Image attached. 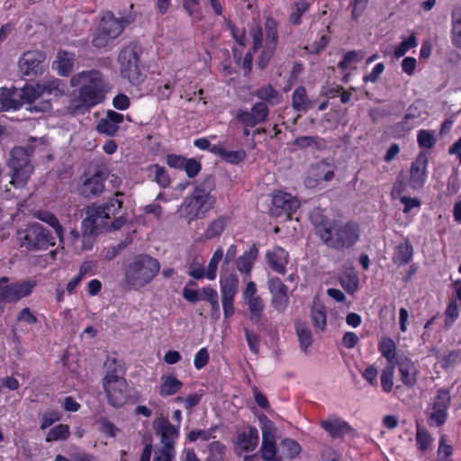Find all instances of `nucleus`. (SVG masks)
I'll list each match as a JSON object with an SVG mask.
<instances>
[{
	"instance_id": "f257e3e1",
	"label": "nucleus",
	"mask_w": 461,
	"mask_h": 461,
	"mask_svg": "<svg viewBox=\"0 0 461 461\" xmlns=\"http://www.w3.org/2000/svg\"><path fill=\"white\" fill-rule=\"evenodd\" d=\"M71 86H78V96L71 100L69 109L72 113H85L91 107L102 103L110 89L107 78L96 69L82 71L70 79Z\"/></svg>"
},
{
	"instance_id": "f03ea898",
	"label": "nucleus",
	"mask_w": 461,
	"mask_h": 461,
	"mask_svg": "<svg viewBox=\"0 0 461 461\" xmlns=\"http://www.w3.org/2000/svg\"><path fill=\"white\" fill-rule=\"evenodd\" d=\"M160 270V263L148 254L135 256L124 268V282L133 290L149 284Z\"/></svg>"
},
{
	"instance_id": "7ed1b4c3",
	"label": "nucleus",
	"mask_w": 461,
	"mask_h": 461,
	"mask_svg": "<svg viewBox=\"0 0 461 461\" xmlns=\"http://www.w3.org/2000/svg\"><path fill=\"white\" fill-rule=\"evenodd\" d=\"M360 237L361 228L357 221H337L321 242L333 250L345 253L353 249Z\"/></svg>"
},
{
	"instance_id": "20e7f679",
	"label": "nucleus",
	"mask_w": 461,
	"mask_h": 461,
	"mask_svg": "<svg viewBox=\"0 0 461 461\" xmlns=\"http://www.w3.org/2000/svg\"><path fill=\"white\" fill-rule=\"evenodd\" d=\"M122 202L113 199L106 203L88 206L86 212V218L82 221L83 242L91 241L94 236L97 235L99 229L106 226V221L111 215H115L122 208Z\"/></svg>"
},
{
	"instance_id": "39448f33",
	"label": "nucleus",
	"mask_w": 461,
	"mask_h": 461,
	"mask_svg": "<svg viewBox=\"0 0 461 461\" xmlns=\"http://www.w3.org/2000/svg\"><path fill=\"white\" fill-rule=\"evenodd\" d=\"M30 142L26 148L15 147L11 150V158L8 160V167L12 169L10 183L16 188L23 187L32 173L33 167L29 161V157L34 150L32 143L42 144L43 140L31 138Z\"/></svg>"
},
{
	"instance_id": "423d86ee",
	"label": "nucleus",
	"mask_w": 461,
	"mask_h": 461,
	"mask_svg": "<svg viewBox=\"0 0 461 461\" xmlns=\"http://www.w3.org/2000/svg\"><path fill=\"white\" fill-rule=\"evenodd\" d=\"M16 236L19 246L29 251L46 250L56 244V236L38 222L19 230Z\"/></svg>"
},
{
	"instance_id": "0eeeda50",
	"label": "nucleus",
	"mask_w": 461,
	"mask_h": 461,
	"mask_svg": "<svg viewBox=\"0 0 461 461\" xmlns=\"http://www.w3.org/2000/svg\"><path fill=\"white\" fill-rule=\"evenodd\" d=\"M140 46L131 42L125 46L118 55L121 75L133 86L140 85L146 78L140 65Z\"/></svg>"
},
{
	"instance_id": "6e6552de",
	"label": "nucleus",
	"mask_w": 461,
	"mask_h": 461,
	"mask_svg": "<svg viewBox=\"0 0 461 461\" xmlns=\"http://www.w3.org/2000/svg\"><path fill=\"white\" fill-rule=\"evenodd\" d=\"M215 203L214 196H206L196 192L184 200L179 212L180 215L187 220V222L203 218Z\"/></svg>"
},
{
	"instance_id": "1a4fd4ad",
	"label": "nucleus",
	"mask_w": 461,
	"mask_h": 461,
	"mask_svg": "<svg viewBox=\"0 0 461 461\" xmlns=\"http://www.w3.org/2000/svg\"><path fill=\"white\" fill-rule=\"evenodd\" d=\"M45 55L37 50L25 51L18 60L19 71L25 80H32L44 70Z\"/></svg>"
},
{
	"instance_id": "9d476101",
	"label": "nucleus",
	"mask_w": 461,
	"mask_h": 461,
	"mask_svg": "<svg viewBox=\"0 0 461 461\" xmlns=\"http://www.w3.org/2000/svg\"><path fill=\"white\" fill-rule=\"evenodd\" d=\"M104 375L103 387L106 393L107 401L114 408L122 407L127 401L128 384L124 377Z\"/></svg>"
},
{
	"instance_id": "9b49d317",
	"label": "nucleus",
	"mask_w": 461,
	"mask_h": 461,
	"mask_svg": "<svg viewBox=\"0 0 461 461\" xmlns=\"http://www.w3.org/2000/svg\"><path fill=\"white\" fill-rule=\"evenodd\" d=\"M267 286L271 294V305L279 312H285L289 305V288L277 276L268 279Z\"/></svg>"
},
{
	"instance_id": "f8f14e48",
	"label": "nucleus",
	"mask_w": 461,
	"mask_h": 461,
	"mask_svg": "<svg viewBox=\"0 0 461 461\" xmlns=\"http://www.w3.org/2000/svg\"><path fill=\"white\" fill-rule=\"evenodd\" d=\"M428 156L420 152L411 165L408 185L414 191L423 188L428 177Z\"/></svg>"
},
{
	"instance_id": "ddd939ff",
	"label": "nucleus",
	"mask_w": 461,
	"mask_h": 461,
	"mask_svg": "<svg viewBox=\"0 0 461 461\" xmlns=\"http://www.w3.org/2000/svg\"><path fill=\"white\" fill-rule=\"evenodd\" d=\"M155 433L160 437V441L166 448H175L179 437V426L170 423L167 418L158 417L153 421Z\"/></svg>"
},
{
	"instance_id": "4468645a",
	"label": "nucleus",
	"mask_w": 461,
	"mask_h": 461,
	"mask_svg": "<svg viewBox=\"0 0 461 461\" xmlns=\"http://www.w3.org/2000/svg\"><path fill=\"white\" fill-rule=\"evenodd\" d=\"M269 113L268 107L264 102L256 103L250 111L240 110L237 113V120L246 127H254L264 122Z\"/></svg>"
},
{
	"instance_id": "2eb2a0df",
	"label": "nucleus",
	"mask_w": 461,
	"mask_h": 461,
	"mask_svg": "<svg viewBox=\"0 0 461 461\" xmlns=\"http://www.w3.org/2000/svg\"><path fill=\"white\" fill-rule=\"evenodd\" d=\"M107 176L105 169H96L90 177L84 180L80 191L86 197L100 195L104 190V180Z\"/></svg>"
},
{
	"instance_id": "dca6fc26",
	"label": "nucleus",
	"mask_w": 461,
	"mask_h": 461,
	"mask_svg": "<svg viewBox=\"0 0 461 461\" xmlns=\"http://www.w3.org/2000/svg\"><path fill=\"white\" fill-rule=\"evenodd\" d=\"M123 119L124 116L122 113L109 110L106 115L98 122L96 130L101 134L114 136L119 130V125L123 122Z\"/></svg>"
},
{
	"instance_id": "f3484780",
	"label": "nucleus",
	"mask_w": 461,
	"mask_h": 461,
	"mask_svg": "<svg viewBox=\"0 0 461 461\" xmlns=\"http://www.w3.org/2000/svg\"><path fill=\"white\" fill-rule=\"evenodd\" d=\"M266 259L269 267L280 275L286 273V265L288 264V252L281 247H275L267 251Z\"/></svg>"
},
{
	"instance_id": "a211bd4d",
	"label": "nucleus",
	"mask_w": 461,
	"mask_h": 461,
	"mask_svg": "<svg viewBox=\"0 0 461 461\" xmlns=\"http://www.w3.org/2000/svg\"><path fill=\"white\" fill-rule=\"evenodd\" d=\"M321 427L333 438H342L353 430L348 422L337 417L321 420Z\"/></svg>"
},
{
	"instance_id": "6ab92c4d",
	"label": "nucleus",
	"mask_w": 461,
	"mask_h": 461,
	"mask_svg": "<svg viewBox=\"0 0 461 461\" xmlns=\"http://www.w3.org/2000/svg\"><path fill=\"white\" fill-rule=\"evenodd\" d=\"M124 26L122 19H117L112 12H107L102 17L98 27L109 38L115 39L122 32Z\"/></svg>"
},
{
	"instance_id": "aec40b11",
	"label": "nucleus",
	"mask_w": 461,
	"mask_h": 461,
	"mask_svg": "<svg viewBox=\"0 0 461 461\" xmlns=\"http://www.w3.org/2000/svg\"><path fill=\"white\" fill-rule=\"evenodd\" d=\"M258 430L256 427L249 426L248 430L237 434L236 444L245 452H252L258 445Z\"/></svg>"
},
{
	"instance_id": "412c9836",
	"label": "nucleus",
	"mask_w": 461,
	"mask_h": 461,
	"mask_svg": "<svg viewBox=\"0 0 461 461\" xmlns=\"http://www.w3.org/2000/svg\"><path fill=\"white\" fill-rule=\"evenodd\" d=\"M273 204L282 209L288 217H291L300 207V201L288 193H278L273 196Z\"/></svg>"
},
{
	"instance_id": "4be33fe9",
	"label": "nucleus",
	"mask_w": 461,
	"mask_h": 461,
	"mask_svg": "<svg viewBox=\"0 0 461 461\" xmlns=\"http://www.w3.org/2000/svg\"><path fill=\"white\" fill-rule=\"evenodd\" d=\"M212 153L220 157L225 162L232 165H238L247 157V153L243 149L238 150H228L223 143L212 145Z\"/></svg>"
},
{
	"instance_id": "5701e85b",
	"label": "nucleus",
	"mask_w": 461,
	"mask_h": 461,
	"mask_svg": "<svg viewBox=\"0 0 461 461\" xmlns=\"http://www.w3.org/2000/svg\"><path fill=\"white\" fill-rule=\"evenodd\" d=\"M397 365L402 384L407 387L414 386L418 374L415 364L409 358H401Z\"/></svg>"
},
{
	"instance_id": "b1692460",
	"label": "nucleus",
	"mask_w": 461,
	"mask_h": 461,
	"mask_svg": "<svg viewBox=\"0 0 461 461\" xmlns=\"http://www.w3.org/2000/svg\"><path fill=\"white\" fill-rule=\"evenodd\" d=\"M23 106L21 95L17 89L10 90L7 88L0 89V110L10 111L19 110Z\"/></svg>"
},
{
	"instance_id": "393cba45",
	"label": "nucleus",
	"mask_w": 461,
	"mask_h": 461,
	"mask_svg": "<svg viewBox=\"0 0 461 461\" xmlns=\"http://www.w3.org/2000/svg\"><path fill=\"white\" fill-rule=\"evenodd\" d=\"M311 221L315 228V234L319 237L321 240L324 239L328 231L337 221L330 220L328 217L324 216L322 212L317 209L314 210L311 214Z\"/></svg>"
},
{
	"instance_id": "a878e982",
	"label": "nucleus",
	"mask_w": 461,
	"mask_h": 461,
	"mask_svg": "<svg viewBox=\"0 0 461 461\" xmlns=\"http://www.w3.org/2000/svg\"><path fill=\"white\" fill-rule=\"evenodd\" d=\"M413 257V247L411 243L406 240L404 242L397 245L393 250L392 261L398 267L409 264Z\"/></svg>"
},
{
	"instance_id": "bb28decb",
	"label": "nucleus",
	"mask_w": 461,
	"mask_h": 461,
	"mask_svg": "<svg viewBox=\"0 0 461 461\" xmlns=\"http://www.w3.org/2000/svg\"><path fill=\"white\" fill-rule=\"evenodd\" d=\"M258 254V249L253 244L248 251H245L236 260L237 269L243 274L249 275Z\"/></svg>"
},
{
	"instance_id": "cd10ccee",
	"label": "nucleus",
	"mask_w": 461,
	"mask_h": 461,
	"mask_svg": "<svg viewBox=\"0 0 461 461\" xmlns=\"http://www.w3.org/2000/svg\"><path fill=\"white\" fill-rule=\"evenodd\" d=\"M37 86L41 94L54 96L64 95L68 90L67 84L59 78L43 80Z\"/></svg>"
},
{
	"instance_id": "c85d7f7f",
	"label": "nucleus",
	"mask_w": 461,
	"mask_h": 461,
	"mask_svg": "<svg viewBox=\"0 0 461 461\" xmlns=\"http://www.w3.org/2000/svg\"><path fill=\"white\" fill-rule=\"evenodd\" d=\"M312 101L307 95L304 86H298L294 89L292 95V106L294 111L300 113H306L312 107Z\"/></svg>"
},
{
	"instance_id": "c756f323",
	"label": "nucleus",
	"mask_w": 461,
	"mask_h": 461,
	"mask_svg": "<svg viewBox=\"0 0 461 461\" xmlns=\"http://www.w3.org/2000/svg\"><path fill=\"white\" fill-rule=\"evenodd\" d=\"M228 222L229 217L225 215H221L214 219L208 224L207 229L203 234V238L205 240H209L221 236L224 231Z\"/></svg>"
},
{
	"instance_id": "7c9ffc66",
	"label": "nucleus",
	"mask_w": 461,
	"mask_h": 461,
	"mask_svg": "<svg viewBox=\"0 0 461 461\" xmlns=\"http://www.w3.org/2000/svg\"><path fill=\"white\" fill-rule=\"evenodd\" d=\"M201 300L206 301L212 306L211 317L218 320L221 315L218 293L211 286L203 287L201 291Z\"/></svg>"
},
{
	"instance_id": "2f4dec72",
	"label": "nucleus",
	"mask_w": 461,
	"mask_h": 461,
	"mask_svg": "<svg viewBox=\"0 0 461 461\" xmlns=\"http://www.w3.org/2000/svg\"><path fill=\"white\" fill-rule=\"evenodd\" d=\"M161 380L159 395L162 397L176 394L183 387V383L172 375L162 376Z\"/></svg>"
},
{
	"instance_id": "473e14b6",
	"label": "nucleus",
	"mask_w": 461,
	"mask_h": 461,
	"mask_svg": "<svg viewBox=\"0 0 461 461\" xmlns=\"http://www.w3.org/2000/svg\"><path fill=\"white\" fill-rule=\"evenodd\" d=\"M254 95L265 104H268L270 105L278 104L282 98L279 92L270 84L259 87L256 90Z\"/></svg>"
},
{
	"instance_id": "72a5a7b5",
	"label": "nucleus",
	"mask_w": 461,
	"mask_h": 461,
	"mask_svg": "<svg viewBox=\"0 0 461 461\" xmlns=\"http://www.w3.org/2000/svg\"><path fill=\"white\" fill-rule=\"evenodd\" d=\"M220 285L221 297L234 298L239 286V279L235 274L221 276Z\"/></svg>"
},
{
	"instance_id": "f704fd0d",
	"label": "nucleus",
	"mask_w": 461,
	"mask_h": 461,
	"mask_svg": "<svg viewBox=\"0 0 461 461\" xmlns=\"http://www.w3.org/2000/svg\"><path fill=\"white\" fill-rule=\"evenodd\" d=\"M75 55L68 51H59L57 56L56 68L60 76H68L73 69Z\"/></svg>"
},
{
	"instance_id": "c9c22d12",
	"label": "nucleus",
	"mask_w": 461,
	"mask_h": 461,
	"mask_svg": "<svg viewBox=\"0 0 461 461\" xmlns=\"http://www.w3.org/2000/svg\"><path fill=\"white\" fill-rule=\"evenodd\" d=\"M14 294L13 292V283L9 284L6 276L0 278V316L5 312V304L6 303H14Z\"/></svg>"
},
{
	"instance_id": "e433bc0d",
	"label": "nucleus",
	"mask_w": 461,
	"mask_h": 461,
	"mask_svg": "<svg viewBox=\"0 0 461 461\" xmlns=\"http://www.w3.org/2000/svg\"><path fill=\"white\" fill-rule=\"evenodd\" d=\"M37 282L32 279L21 280L13 283V292L15 302L29 296L36 287Z\"/></svg>"
},
{
	"instance_id": "4c0bfd02",
	"label": "nucleus",
	"mask_w": 461,
	"mask_h": 461,
	"mask_svg": "<svg viewBox=\"0 0 461 461\" xmlns=\"http://www.w3.org/2000/svg\"><path fill=\"white\" fill-rule=\"evenodd\" d=\"M311 320L317 330L323 331L326 329V309L323 304L313 303L311 310Z\"/></svg>"
},
{
	"instance_id": "58836bf2",
	"label": "nucleus",
	"mask_w": 461,
	"mask_h": 461,
	"mask_svg": "<svg viewBox=\"0 0 461 461\" xmlns=\"http://www.w3.org/2000/svg\"><path fill=\"white\" fill-rule=\"evenodd\" d=\"M295 331L300 342L302 351L307 353L308 348L312 344V332L306 323L302 321L295 322Z\"/></svg>"
},
{
	"instance_id": "ea45409f",
	"label": "nucleus",
	"mask_w": 461,
	"mask_h": 461,
	"mask_svg": "<svg viewBox=\"0 0 461 461\" xmlns=\"http://www.w3.org/2000/svg\"><path fill=\"white\" fill-rule=\"evenodd\" d=\"M451 23L452 42L456 47L461 49V6H457L452 11Z\"/></svg>"
},
{
	"instance_id": "a19ab883",
	"label": "nucleus",
	"mask_w": 461,
	"mask_h": 461,
	"mask_svg": "<svg viewBox=\"0 0 461 461\" xmlns=\"http://www.w3.org/2000/svg\"><path fill=\"white\" fill-rule=\"evenodd\" d=\"M35 217L38 220L51 226L54 229V231L56 234L55 236L58 237L59 239V240H62L63 228L60 225L57 217L53 213H51L48 211H39L35 213Z\"/></svg>"
},
{
	"instance_id": "79ce46f5",
	"label": "nucleus",
	"mask_w": 461,
	"mask_h": 461,
	"mask_svg": "<svg viewBox=\"0 0 461 461\" xmlns=\"http://www.w3.org/2000/svg\"><path fill=\"white\" fill-rule=\"evenodd\" d=\"M249 305V320L253 323H258L262 318V313L265 310L264 301L260 296L251 298L246 301Z\"/></svg>"
},
{
	"instance_id": "37998d69",
	"label": "nucleus",
	"mask_w": 461,
	"mask_h": 461,
	"mask_svg": "<svg viewBox=\"0 0 461 461\" xmlns=\"http://www.w3.org/2000/svg\"><path fill=\"white\" fill-rule=\"evenodd\" d=\"M148 171L153 174V180L162 188L170 185V177L166 168L158 164L150 165Z\"/></svg>"
},
{
	"instance_id": "c03bdc74",
	"label": "nucleus",
	"mask_w": 461,
	"mask_h": 461,
	"mask_svg": "<svg viewBox=\"0 0 461 461\" xmlns=\"http://www.w3.org/2000/svg\"><path fill=\"white\" fill-rule=\"evenodd\" d=\"M70 436V428L67 424H59L51 428L46 435L45 441L67 440Z\"/></svg>"
},
{
	"instance_id": "a18cd8bd",
	"label": "nucleus",
	"mask_w": 461,
	"mask_h": 461,
	"mask_svg": "<svg viewBox=\"0 0 461 461\" xmlns=\"http://www.w3.org/2000/svg\"><path fill=\"white\" fill-rule=\"evenodd\" d=\"M266 31V45L268 47L276 48L278 41L277 23L275 19L269 17L265 23Z\"/></svg>"
},
{
	"instance_id": "49530a36",
	"label": "nucleus",
	"mask_w": 461,
	"mask_h": 461,
	"mask_svg": "<svg viewBox=\"0 0 461 461\" xmlns=\"http://www.w3.org/2000/svg\"><path fill=\"white\" fill-rule=\"evenodd\" d=\"M279 450L285 458L291 459L301 452V446L292 438H285L279 444Z\"/></svg>"
},
{
	"instance_id": "de8ad7c7",
	"label": "nucleus",
	"mask_w": 461,
	"mask_h": 461,
	"mask_svg": "<svg viewBox=\"0 0 461 461\" xmlns=\"http://www.w3.org/2000/svg\"><path fill=\"white\" fill-rule=\"evenodd\" d=\"M259 454L260 457L265 461H282V457L277 456L276 442H262Z\"/></svg>"
},
{
	"instance_id": "09e8293b",
	"label": "nucleus",
	"mask_w": 461,
	"mask_h": 461,
	"mask_svg": "<svg viewBox=\"0 0 461 461\" xmlns=\"http://www.w3.org/2000/svg\"><path fill=\"white\" fill-rule=\"evenodd\" d=\"M378 349L388 362L391 363L395 358L396 346L392 339L384 338L378 344Z\"/></svg>"
},
{
	"instance_id": "8fccbe9b",
	"label": "nucleus",
	"mask_w": 461,
	"mask_h": 461,
	"mask_svg": "<svg viewBox=\"0 0 461 461\" xmlns=\"http://www.w3.org/2000/svg\"><path fill=\"white\" fill-rule=\"evenodd\" d=\"M334 176L333 167L328 163H318L314 168V177L319 181H330Z\"/></svg>"
},
{
	"instance_id": "3c124183",
	"label": "nucleus",
	"mask_w": 461,
	"mask_h": 461,
	"mask_svg": "<svg viewBox=\"0 0 461 461\" xmlns=\"http://www.w3.org/2000/svg\"><path fill=\"white\" fill-rule=\"evenodd\" d=\"M17 91L19 95H21L23 105L24 104H28L30 106L36 102L41 94L39 89H36L32 86H25L23 88L17 89Z\"/></svg>"
},
{
	"instance_id": "603ef678",
	"label": "nucleus",
	"mask_w": 461,
	"mask_h": 461,
	"mask_svg": "<svg viewBox=\"0 0 461 461\" xmlns=\"http://www.w3.org/2000/svg\"><path fill=\"white\" fill-rule=\"evenodd\" d=\"M417 141L421 149H432L437 140L432 131L420 130L417 133Z\"/></svg>"
},
{
	"instance_id": "864d4df0",
	"label": "nucleus",
	"mask_w": 461,
	"mask_h": 461,
	"mask_svg": "<svg viewBox=\"0 0 461 461\" xmlns=\"http://www.w3.org/2000/svg\"><path fill=\"white\" fill-rule=\"evenodd\" d=\"M450 400L449 391L447 389L440 388L437 391V394L432 403V409L448 410Z\"/></svg>"
},
{
	"instance_id": "5fc2aeb1",
	"label": "nucleus",
	"mask_w": 461,
	"mask_h": 461,
	"mask_svg": "<svg viewBox=\"0 0 461 461\" xmlns=\"http://www.w3.org/2000/svg\"><path fill=\"white\" fill-rule=\"evenodd\" d=\"M223 258V250L219 248L217 249L212 257L211 258L208 265V269L206 271V278L209 280H213L216 277L217 268L220 261Z\"/></svg>"
},
{
	"instance_id": "6e6d98bb",
	"label": "nucleus",
	"mask_w": 461,
	"mask_h": 461,
	"mask_svg": "<svg viewBox=\"0 0 461 461\" xmlns=\"http://www.w3.org/2000/svg\"><path fill=\"white\" fill-rule=\"evenodd\" d=\"M459 316V310L456 300H452L447 306L445 312L444 329L448 330Z\"/></svg>"
},
{
	"instance_id": "4d7b16f0",
	"label": "nucleus",
	"mask_w": 461,
	"mask_h": 461,
	"mask_svg": "<svg viewBox=\"0 0 461 461\" xmlns=\"http://www.w3.org/2000/svg\"><path fill=\"white\" fill-rule=\"evenodd\" d=\"M461 363V349L451 350L442 356L440 359L441 367L448 369Z\"/></svg>"
},
{
	"instance_id": "13d9d810",
	"label": "nucleus",
	"mask_w": 461,
	"mask_h": 461,
	"mask_svg": "<svg viewBox=\"0 0 461 461\" xmlns=\"http://www.w3.org/2000/svg\"><path fill=\"white\" fill-rule=\"evenodd\" d=\"M418 45L417 38L412 33L407 39L403 40L394 50V57L400 59L404 56L405 53L410 50Z\"/></svg>"
},
{
	"instance_id": "bf43d9fd",
	"label": "nucleus",
	"mask_w": 461,
	"mask_h": 461,
	"mask_svg": "<svg viewBox=\"0 0 461 461\" xmlns=\"http://www.w3.org/2000/svg\"><path fill=\"white\" fill-rule=\"evenodd\" d=\"M215 188L214 177L212 175L205 176L194 188V192L206 196H212L211 192Z\"/></svg>"
},
{
	"instance_id": "052dcab7",
	"label": "nucleus",
	"mask_w": 461,
	"mask_h": 461,
	"mask_svg": "<svg viewBox=\"0 0 461 461\" xmlns=\"http://www.w3.org/2000/svg\"><path fill=\"white\" fill-rule=\"evenodd\" d=\"M394 366L385 367L381 375V384L385 393H390L393 386Z\"/></svg>"
},
{
	"instance_id": "680f3d73",
	"label": "nucleus",
	"mask_w": 461,
	"mask_h": 461,
	"mask_svg": "<svg viewBox=\"0 0 461 461\" xmlns=\"http://www.w3.org/2000/svg\"><path fill=\"white\" fill-rule=\"evenodd\" d=\"M294 145L300 149H307L309 147L321 148V139L317 136H300L294 140Z\"/></svg>"
},
{
	"instance_id": "e2e57ef3",
	"label": "nucleus",
	"mask_w": 461,
	"mask_h": 461,
	"mask_svg": "<svg viewBox=\"0 0 461 461\" xmlns=\"http://www.w3.org/2000/svg\"><path fill=\"white\" fill-rule=\"evenodd\" d=\"M295 10L291 13L289 21L295 25L301 23L302 15L309 9V4L305 1H299L294 3Z\"/></svg>"
},
{
	"instance_id": "0e129e2a",
	"label": "nucleus",
	"mask_w": 461,
	"mask_h": 461,
	"mask_svg": "<svg viewBox=\"0 0 461 461\" xmlns=\"http://www.w3.org/2000/svg\"><path fill=\"white\" fill-rule=\"evenodd\" d=\"M431 441L432 438L429 432L426 429H420L418 426L416 433V442L419 449L421 451L428 450L431 444Z\"/></svg>"
},
{
	"instance_id": "69168bd1",
	"label": "nucleus",
	"mask_w": 461,
	"mask_h": 461,
	"mask_svg": "<svg viewBox=\"0 0 461 461\" xmlns=\"http://www.w3.org/2000/svg\"><path fill=\"white\" fill-rule=\"evenodd\" d=\"M213 432H214V429H193L188 433L187 438L191 442H194L197 439H201L203 441H207V440H210L211 438H214Z\"/></svg>"
},
{
	"instance_id": "338daca9",
	"label": "nucleus",
	"mask_w": 461,
	"mask_h": 461,
	"mask_svg": "<svg viewBox=\"0 0 461 461\" xmlns=\"http://www.w3.org/2000/svg\"><path fill=\"white\" fill-rule=\"evenodd\" d=\"M447 418V410L444 409H432L429 416V422L430 425H436L437 427L442 426Z\"/></svg>"
},
{
	"instance_id": "774afa93",
	"label": "nucleus",
	"mask_w": 461,
	"mask_h": 461,
	"mask_svg": "<svg viewBox=\"0 0 461 461\" xmlns=\"http://www.w3.org/2000/svg\"><path fill=\"white\" fill-rule=\"evenodd\" d=\"M105 366L107 367V373L105 375H112V376H118L123 377L124 375V368L121 362H118L115 358L108 359L105 363Z\"/></svg>"
}]
</instances>
